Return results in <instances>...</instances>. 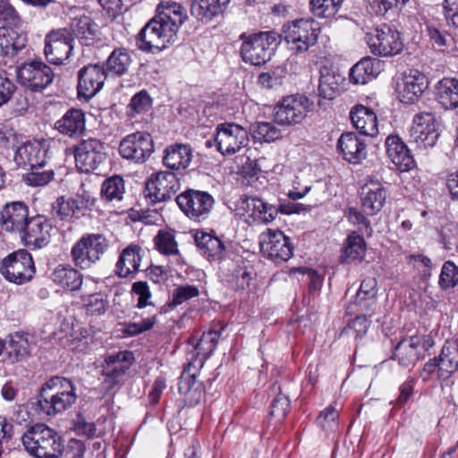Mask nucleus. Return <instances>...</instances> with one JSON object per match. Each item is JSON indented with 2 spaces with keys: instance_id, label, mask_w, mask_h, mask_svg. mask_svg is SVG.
Returning a JSON list of instances; mask_svg holds the SVG:
<instances>
[{
  "instance_id": "nucleus-1",
  "label": "nucleus",
  "mask_w": 458,
  "mask_h": 458,
  "mask_svg": "<svg viewBox=\"0 0 458 458\" xmlns=\"http://www.w3.org/2000/svg\"><path fill=\"white\" fill-rule=\"evenodd\" d=\"M187 18V10L181 4L161 2L156 15L138 34L137 47L142 51L152 53L165 49L176 41L179 29Z\"/></svg>"
},
{
  "instance_id": "nucleus-2",
  "label": "nucleus",
  "mask_w": 458,
  "mask_h": 458,
  "mask_svg": "<svg viewBox=\"0 0 458 458\" xmlns=\"http://www.w3.org/2000/svg\"><path fill=\"white\" fill-rule=\"evenodd\" d=\"M76 400V387L70 379L52 377L42 385L37 403L45 415L53 417L68 410Z\"/></svg>"
},
{
  "instance_id": "nucleus-3",
  "label": "nucleus",
  "mask_w": 458,
  "mask_h": 458,
  "mask_svg": "<svg viewBox=\"0 0 458 458\" xmlns=\"http://www.w3.org/2000/svg\"><path fill=\"white\" fill-rule=\"evenodd\" d=\"M25 450L35 458H60L64 450L62 437L45 424L30 427L21 436Z\"/></svg>"
},
{
  "instance_id": "nucleus-4",
  "label": "nucleus",
  "mask_w": 458,
  "mask_h": 458,
  "mask_svg": "<svg viewBox=\"0 0 458 458\" xmlns=\"http://www.w3.org/2000/svg\"><path fill=\"white\" fill-rule=\"evenodd\" d=\"M109 248V241L101 233H85L72 247L73 265L81 270L90 269Z\"/></svg>"
},
{
  "instance_id": "nucleus-5",
  "label": "nucleus",
  "mask_w": 458,
  "mask_h": 458,
  "mask_svg": "<svg viewBox=\"0 0 458 458\" xmlns=\"http://www.w3.org/2000/svg\"><path fill=\"white\" fill-rule=\"evenodd\" d=\"M242 40L241 56L245 63L260 66L270 60L276 47L279 44L278 36L275 32H259L250 36L241 35Z\"/></svg>"
},
{
  "instance_id": "nucleus-6",
  "label": "nucleus",
  "mask_w": 458,
  "mask_h": 458,
  "mask_svg": "<svg viewBox=\"0 0 458 458\" xmlns=\"http://www.w3.org/2000/svg\"><path fill=\"white\" fill-rule=\"evenodd\" d=\"M365 39L371 53L375 55L393 56L399 54L403 48L400 32L386 24L367 32Z\"/></svg>"
},
{
  "instance_id": "nucleus-7",
  "label": "nucleus",
  "mask_w": 458,
  "mask_h": 458,
  "mask_svg": "<svg viewBox=\"0 0 458 458\" xmlns=\"http://www.w3.org/2000/svg\"><path fill=\"white\" fill-rule=\"evenodd\" d=\"M176 202L184 215L194 222H202L208 218L215 199L207 191L188 189L176 197Z\"/></svg>"
},
{
  "instance_id": "nucleus-8",
  "label": "nucleus",
  "mask_w": 458,
  "mask_h": 458,
  "mask_svg": "<svg viewBox=\"0 0 458 458\" xmlns=\"http://www.w3.org/2000/svg\"><path fill=\"white\" fill-rule=\"evenodd\" d=\"M19 83L31 91H42L53 82L51 67L38 60L26 62L17 68Z\"/></svg>"
},
{
  "instance_id": "nucleus-9",
  "label": "nucleus",
  "mask_w": 458,
  "mask_h": 458,
  "mask_svg": "<svg viewBox=\"0 0 458 458\" xmlns=\"http://www.w3.org/2000/svg\"><path fill=\"white\" fill-rule=\"evenodd\" d=\"M1 274L11 283L21 284L30 281L35 273L31 255L26 250H18L2 261Z\"/></svg>"
},
{
  "instance_id": "nucleus-10",
  "label": "nucleus",
  "mask_w": 458,
  "mask_h": 458,
  "mask_svg": "<svg viewBox=\"0 0 458 458\" xmlns=\"http://www.w3.org/2000/svg\"><path fill=\"white\" fill-rule=\"evenodd\" d=\"M249 132L233 123H221L216 128V142L222 155H233L249 144Z\"/></svg>"
},
{
  "instance_id": "nucleus-11",
  "label": "nucleus",
  "mask_w": 458,
  "mask_h": 458,
  "mask_svg": "<svg viewBox=\"0 0 458 458\" xmlns=\"http://www.w3.org/2000/svg\"><path fill=\"white\" fill-rule=\"evenodd\" d=\"M201 369V361H189L178 380V392L191 406L199 404L204 397V385L197 379Z\"/></svg>"
},
{
  "instance_id": "nucleus-12",
  "label": "nucleus",
  "mask_w": 458,
  "mask_h": 458,
  "mask_svg": "<svg viewBox=\"0 0 458 458\" xmlns=\"http://www.w3.org/2000/svg\"><path fill=\"white\" fill-rule=\"evenodd\" d=\"M313 19H300L288 24L289 49L295 54H304L314 46L318 36V28Z\"/></svg>"
},
{
  "instance_id": "nucleus-13",
  "label": "nucleus",
  "mask_w": 458,
  "mask_h": 458,
  "mask_svg": "<svg viewBox=\"0 0 458 458\" xmlns=\"http://www.w3.org/2000/svg\"><path fill=\"white\" fill-rule=\"evenodd\" d=\"M154 152V143L150 134L136 131L123 138L119 145L122 157L137 164H142Z\"/></svg>"
},
{
  "instance_id": "nucleus-14",
  "label": "nucleus",
  "mask_w": 458,
  "mask_h": 458,
  "mask_svg": "<svg viewBox=\"0 0 458 458\" xmlns=\"http://www.w3.org/2000/svg\"><path fill=\"white\" fill-rule=\"evenodd\" d=\"M75 164L82 173H92L106 159L104 143L95 138L82 140L74 150Z\"/></svg>"
},
{
  "instance_id": "nucleus-15",
  "label": "nucleus",
  "mask_w": 458,
  "mask_h": 458,
  "mask_svg": "<svg viewBox=\"0 0 458 458\" xmlns=\"http://www.w3.org/2000/svg\"><path fill=\"white\" fill-rule=\"evenodd\" d=\"M71 35L66 28L53 30L47 34L44 52L49 63L59 65L69 59L73 49Z\"/></svg>"
},
{
  "instance_id": "nucleus-16",
  "label": "nucleus",
  "mask_w": 458,
  "mask_h": 458,
  "mask_svg": "<svg viewBox=\"0 0 458 458\" xmlns=\"http://www.w3.org/2000/svg\"><path fill=\"white\" fill-rule=\"evenodd\" d=\"M180 185L174 172L160 171L153 174L147 181L145 196L152 202L167 201L179 191Z\"/></svg>"
},
{
  "instance_id": "nucleus-17",
  "label": "nucleus",
  "mask_w": 458,
  "mask_h": 458,
  "mask_svg": "<svg viewBox=\"0 0 458 458\" xmlns=\"http://www.w3.org/2000/svg\"><path fill=\"white\" fill-rule=\"evenodd\" d=\"M428 87L426 76L418 70L403 73L396 86L398 98L404 104H413L420 100Z\"/></svg>"
},
{
  "instance_id": "nucleus-18",
  "label": "nucleus",
  "mask_w": 458,
  "mask_h": 458,
  "mask_svg": "<svg viewBox=\"0 0 458 458\" xmlns=\"http://www.w3.org/2000/svg\"><path fill=\"white\" fill-rule=\"evenodd\" d=\"M410 137L420 147H433L439 137L435 115L430 112L417 114L413 118Z\"/></svg>"
},
{
  "instance_id": "nucleus-19",
  "label": "nucleus",
  "mask_w": 458,
  "mask_h": 458,
  "mask_svg": "<svg viewBox=\"0 0 458 458\" xmlns=\"http://www.w3.org/2000/svg\"><path fill=\"white\" fill-rule=\"evenodd\" d=\"M52 230L51 224L40 215L31 216L24 225V229L18 236L28 247L41 249L50 241Z\"/></svg>"
},
{
  "instance_id": "nucleus-20",
  "label": "nucleus",
  "mask_w": 458,
  "mask_h": 458,
  "mask_svg": "<svg viewBox=\"0 0 458 458\" xmlns=\"http://www.w3.org/2000/svg\"><path fill=\"white\" fill-rule=\"evenodd\" d=\"M240 208L242 209L247 216L253 219V222L259 224H267L272 222L278 211L286 213V206L281 204L279 208L265 202L262 199L256 196L245 195L241 199Z\"/></svg>"
},
{
  "instance_id": "nucleus-21",
  "label": "nucleus",
  "mask_w": 458,
  "mask_h": 458,
  "mask_svg": "<svg viewBox=\"0 0 458 458\" xmlns=\"http://www.w3.org/2000/svg\"><path fill=\"white\" fill-rule=\"evenodd\" d=\"M106 80L105 68L98 64L82 67L78 72V95L86 99L93 98L103 88Z\"/></svg>"
},
{
  "instance_id": "nucleus-22",
  "label": "nucleus",
  "mask_w": 458,
  "mask_h": 458,
  "mask_svg": "<svg viewBox=\"0 0 458 458\" xmlns=\"http://www.w3.org/2000/svg\"><path fill=\"white\" fill-rule=\"evenodd\" d=\"M29 219V208L22 201L6 203L0 212L2 228L16 234L22 232Z\"/></svg>"
},
{
  "instance_id": "nucleus-23",
  "label": "nucleus",
  "mask_w": 458,
  "mask_h": 458,
  "mask_svg": "<svg viewBox=\"0 0 458 458\" xmlns=\"http://www.w3.org/2000/svg\"><path fill=\"white\" fill-rule=\"evenodd\" d=\"M47 149L44 143L26 141L15 149L14 162L18 166L34 168L45 166Z\"/></svg>"
},
{
  "instance_id": "nucleus-24",
  "label": "nucleus",
  "mask_w": 458,
  "mask_h": 458,
  "mask_svg": "<svg viewBox=\"0 0 458 458\" xmlns=\"http://www.w3.org/2000/svg\"><path fill=\"white\" fill-rule=\"evenodd\" d=\"M337 148L344 159L352 164H360L367 157V144L355 132L343 133L338 139Z\"/></svg>"
},
{
  "instance_id": "nucleus-25",
  "label": "nucleus",
  "mask_w": 458,
  "mask_h": 458,
  "mask_svg": "<svg viewBox=\"0 0 458 458\" xmlns=\"http://www.w3.org/2000/svg\"><path fill=\"white\" fill-rule=\"evenodd\" d=\"M386 148L388 157L401 172H406L414 167L415 161L412 155L397 135H389L386 139Z\"/></svg>"
},
{
  "instance_id": "nucleus-26",
  "label": "nucleus",
  "mask_w": 458,
  "mask_h": 458,
  "mask_svg": "<svg viewBox=\"0 0 458 458\" xmlns=\"http://www.w3.org/2000/svg\"><path fill=\"white\" fill-rule=\"evenodd\" d=\"M194 242L200 254L208 261H221L225 255V244L221 238L204 231H197Z\"/></svg>"
},
{
  "instance_id": "nucleus-27",
  "label": "nucleus",
  "mask_w": 458,
  "mask_h": 458,
  "mask_svg": "<svg viewBox=\"0 0 458 458\" xmlns=\"http://www.w3.org/2000/svg\"><path fill=\"white\" fill-rule=\"evenodd\" d=\"M193 158L192 148L189 144L174 143L164 150L163 164L172 171L188 168Z\"/></svg>"
},
{
  "instance_id": "nucleus-28",
  "label": "nucleus",
  "mask_w": 458,
  "mask_h": 458,
  "mask_svg": "<svg viewBox=\"0 0 458 458\" xmlns=\"http://www.w3.org/2000/svg\"><path fill=\"white\" fill-rule=\"evenodd\" d=\"M386 191L377 181H370L361 187L360 197L363 211L373 216L379 212L386 200Z\"/></svg>"
},
{
  "instance_id": "nucleus-29",
  "label": "nucleus",
  "mask_w": 458,
  "mask_h": 458,
  "mask_svg": "<svg viewBox=\"0 0 458 458\" xmlns=\"http://www.w3.org/2000/svg\"><path fill=\"white\" fill-rule=\"evenodd\" d=\"M230 0H194L191 6V14L198 21L207 24L215 17L222 15Z\"/></svg>"
},
{
  "instance_id": "nucleus-30",
  "label": "nucleus",
  "mask_w": 458,
  "mask_h": 458,
  "mask_svg": "<svg viewBox=\"0 0 458 458\" xmlns=\"http://www.w3.org/2000/svg\"><path fill=\"white\" fill-rule=\"evenodd\" d=\"M350 119L361 134L370 137L377 134V117L371 108L356 105L350 111Z\"/></svg>"
},
{
  "instance_id": "nucleus-31",
  "label": "nucleus",
  "mask_w": 458,
  "mask_h": 458,
  "mask_svg": "<svg viewBox=\"0 0 458 458\" xmlns=\"http://www.w3.org/2000/svg\"><path fill=\"white\" fill-rule=\"evenodd\" d=\"M27 44L26 34L6 26L0 27V56L13 58Z\"/></svg>"
},
{
  "instance_id": "nucleus-32",
  "label": "nucleus",
  "mask_w": 458,
  "mask_h": 458,
  "mask_svg": "<svg viewBox=\"0 0 458 458\" xmlns=\"http://www.w3.org/2000/svg\"><path fill=\"white\" fill-rule=\"evenodd\" d=\"M30 353V344L25 335L15 333L7 336L3 343L4 359L13 364L24 360Z\"/></svg>"
},
{
  "instance_id": "nucleus-33",
  "label": "nucleus",
  "mask_w": 458,
  "mask_h": 458,
  "mask_svg": "<svg viewBox=\"0 0 458 458\" xmlns=\"http://www.w3.org/2000/svg\"><path fill=\"white\" fill-rule=\"evenodd\" d=\"M131 358L132 353L130 352H120L106 356L103 374L108 378L105 380L106 383H109L108 388H112L114 385L118 384L119 377L129 369L130 363L126 362Z\"/></svg>"
},
{
  "instance_id": "nucleus-34",
  "label": "nucleus",
  "mask_w": 458,
  "mask_h": 458,
  "mask_svg": "<svg viewBox=\"0 0 458 458\" xmlns=\"http://www.w3.org/2000/svg\"><path fill=\"white\" fill-rule=\"evenodd\" d=\"M50 277L57 286L71 292L80 290L83 283L82 274L71 265L59 264Z\"/></svg>"
},
{
  "instance_id": "nucleus-35",
  "label": "nucleus",
  "mask_w": 458,
  "mask_h": 458,
  "mask_svg": "<svg viewBox=\"0 0 458 458\" xmlns=\"http://www.w3.org/2000/svg\"><path fill=\"white\" fill-rule=\"evenodd\" d=\"M143 250L137 244H130L120 254L116 263V274L124 278L140 269Z\"/></svg>"
},
{
  "instance_id": "nucleus-36",
  "label": "nucleus",
  "mask_w": 458,
  "mask_h": 458,
  "mask_svg": "<svg viewBox=\"0 0 458 458\" xmlns=\"http://www.w3.org/2000/svg\"><path fill=\"white\" fill-rule=\"evenodd\" d=\"M66 30H70L72 40L77 39L84 46H92L99 40L98 26L89 17L72 22L71 27Z\"/></svg>"
},
{
  "instance_id": "nucleus-37",
  "label": "nucleus",
  "mask_w": 458,
  "mask_h": 458,
  "mask_svg": "<svg viewBox=\"0 0 458 458\" xmlns=\"http://www.w3.org/2000/svg\"><path fill=\"white\" fill-rule=\"evenodd\" d=\"M439 365V379L445 380L458 370V343L448 340L442 347L437 359Z\"/></svg>"
},
{
  "instance_id": "nucleus-38",
  "label": "nucleus",
  "mask_w": 458,
  "mask_h": 458,
  "mask_svg": "<svg viewBox=\"0 0 458 458\" xmlns=\"http://www.w3.org/2000/svg\"><path fill=\"white\" fill-rule=\"evenodd\" d=\"M55 128L62 134L78 137L85 131V115L80 109L72 108L55 123Z\"/></svg>"
},
{
  "instance_id": "nucleus-39",
  "label": "nucleus",
  "mask_w": 458,
  "mask_h": 458,
  "mask_svg": "<svg viewBox=\"0 0 458 458\" xmlns=\"http://www.w3.org/2000/svg\"><path fill=\"white\" fill-rule=\"evenodd\" d=\"M380 67L378 59L363 58L351 69L350 81L354 84H366L380 73Z\"/></svg>"
},
{
  "instance_id": "nucleus-40",
  "label": "nucleus",
  "mask_w": 458,
  "mask_h": 458,
  "mask_svg": "<svg viewBox=\"0 0 458 458\" xmlns=\"http://www.w3.org/2000/svg\"><path fill=\"white\" fill-rule=\"evenodd\" d=\"M125 194L124 180L120 175H113L106 178L101 185L100 200L108 204L110 207H115L121 204Z\"/></svg>"
},
{
  "instance_id": "nucleus-41",
  "label": "nucleus",
  "mask_w": 458,
  "mask_h": 458,
  "mask_svg": "<svg viewBox=\"0 0 458 458\" xmlns=\"http://www.w3.org/2000/svg\"><path fill=\"white\" fill-rule=\"evenodd\" d=\"M223 329L224 327L219 329L212 328L204 332L200 339L194 345L196 352L192 353L189 361L199 360L201 361V367H203L205 361L215 351Z\"/></svg>"
},
{
  "instance_id": "nucleus-42",
  "label": "nucleus",
  "mask_w": 458,
  "mask_h": 458,
  "mask_svg": "<svg viewBox=\"0 0 458 458\" xmlns=\"http://www.w3.org/2000/svg\"><path fill=\"white\" fill-rule=\"evenodd\" d=\"M419 339L415 336L401 340L393 353V358L403 367L412 366L419 360L420 351L418 350Z\"/></svg>"
},
{
  "instance_id": "nucleus-43",
  "label": "nucleus",
  "mask_w": 458,
  "mask_h": 458,
  "mask_svg": "<svg viewBox=\"0 0 458 458\" xmlns=\"http://www.w3.org/2000/svg\"><path fill=\"white\" fill-rule=\"evenodd\" d=\"M438 103L446 110L458 107V79L444 78L437 85Z\"/></svg>"
},
{
  "instance_id": "nucleus-44",
  "label": "nucleus",
  "mask_w": 458,
  "mask_h": 458,
  "mask_svg": "<svg viewBox=\"0 0 458 458\" xmlns=\"http://www.w3.org/2000/svg\"><path fill=\"white\" fill-rule=\"evenodd\" d=\"M261 248L274 262L286 261V235L282 231H269L268 240L261 243Z\"/></svg>"
},
{
  "instance_id": "nucleus-45",
  "label": "nucleus",
  "mask_w": 458,
  "mask_h": 458,
  "mask_svg": "<svg viewBox=\"0 0 458 458\" xmlns=\"http://www.w3.org/2000/svg\"><path fill=\"white\" fill-rule=\"evenodd\" d=\"M312 105V101L304 95L288 96V124L300 123L306 117Z\"/></svg>"
},
{
  "instance_id": "nucleus-46",
  "label": "nucleus",
  "mask_w": 458,
  "mask_h": 458,
  "mask_svg": "<svg viewBox=\"0 0 458 458\" xmlns=\"http://www.w3.org/2000/svg\"><path fill=\"white\" fill-rule=\"evenodd\" d=\"M132 62L131 54L123 47L114 49L106 61L107 70L116 75L125 74Z\"/></svg>"
},
{
  "instance_id": "nucleus-47",
  "label": "nucleus",
  "mask_w": 458,
  "mask_h": 458,
  "mask_svg": "<svg viewBox=\"0 0 458 458\" xmlns=\"http://www.w3.org/2000/svg\"><path fill=\"white\" fill-rule=\"evenodd\" d=\"M365 255V241L364 239L357 234L356 233H352L350 234L345 242L344 251H343V259L344 262H352L356 260H361Z\"/></svg>"
},
{
  "instance_id": "nucleus-48",
  "label": "nucleus",
  "mask_w": 458,
  "mask_h": 458,
  "mask_svg": "<svg viewBox=\"0 0 458 458\" xmlns=\"http://www.w3.org/2000/svg\"><path fill=\"white\" fill-rule=\"evenodd\" d=\"M250 133L256 141L271 142L282 138V131L272 123L258 122L250 126Z\"/></svg>"
},
{
  "instance_id": "nucleus-49",
  "label": "nucleus",
  "mask_w": 458,
  "mask_h": 458,
  "mask_svg": "<svg viewBox=\"0 0 458 458\" xmlns=\"http://www.w3.org/2000/svg\"><path fill=\"white\" fill-rule=\"evenodd\" d=\"M288 276L296 277L299 281H307L310 292L318 291L323 284V277L317 271L305 267H289Z\"/></svg>"
},
{
  "instance_id": "nucleus-50",
  "label": "nucleus",
  "mask_w": 458,
  "mask_h": 458,
  "mask_svg": "<svg viewBox=\"0 0 458 458\" xmlns=\"http://www.w3.org/2000/svg\"><path fill=\"white\" fill-rule=\"evenodd\" d=\"M342 0H310L311 13L318 18H332L342 5Z\"/></svg>"
},
{
  "instance_id": "nucleus-51",
  "label": "nucleus",
  "mask_w": 458,
  "mask_h": 458,
  "mask_svg": "<svg viewBox=\"0 0 458 458\" xmlns=\"http://www.w3.org/2000/svg\"><path fill=\"white\" fill-rule=\"evenodd\" d=\"M157 250L165 255H178L179 249L174 234L169 231L160 230L154 238Z\"/></svg>"
},
{
  "instance_id": "nucleus-52",
  "label": "nucleus",
  "mask_w": 458,
  "mask_h": 458,
  "mask_svg": "<svg viewBox=\"0 0 458 458\" xmlns=\"http://www.w3.org/2000/svg\"><path fill=\"white\" fill-rule=\"evenodd\" d=\"M78 211V204L72 199H66L64 196L56 199L52 204V216L60 220L67 219Z\"/></svg>"
},
{
  "instance_id": "nucleus-53",
  "label": "nucleus",
  "mask_w": 458,
  "mask_h": 458,
  "mask_svg": "<svg viewBox=\"0 0 458 458\" xmlns=\"http://www.w3.org/2000/svg\"><path fill=\"white\" fill-rule=\"evenodd\" d=\"M438 283L443 290L458 284V267L453 261L447 260L443 264Z\"/></svg>"
},
{
  "instance_id": "nucleus-54",
  "label": "nucleus",
  "mask_w": 458,
  "mask_h": 458,
  "mask_svg": "<svg viewBox=\"0 0 458 458\" xmlns=\"http://www.w3.org/2000/svg\"><path fill=\"white\" fill-rule=\"evenodd\" d=\"M43 167L30 168L31 171L25 177L27 184L40 187L48 184L54 179V171L52 169L42 170Z\"/></svg>"
},
{
  "instance_id": "nucleus-55",
  "label": "nucleus",
  "mask_w": 458,
  "mask_h": 458,
  "mask_svg": "<svg viewBox=\"0 0 458 458\" xmlns=\"http://www.w3.org/2000/svg\"><path fill=\"white\" fill-rule=\"evenodd\" d=\"M199 291L194 285H181L174 289L172 301L168 302L170 308H174L192 298L199 296Z\"/></svg>"
},
{
  "instance_id": "nucleus-56",
  "label": "nucleus",
  "mask_w": 458,
  "mask_h": 458,
  "mask_svg": "<svg viewBox=\"0 0 458 458\" xmlns=\"http://www.w3.org/2000/svg\"><path fill=\"white\" fill-rule=\"evenodd\" d=\"M370 314L369 316L366 314L357 316L348 324V326L344 329V332L348 335H352L354 338L363 336L370 326Z\"/></svg>"
},
{
  "instance_id": "nucleus-57",
  "label": "nucleus",
  "mask_w": 458,
  "mask_h": 458,
  "mask_svg": "<svg viewBox=\"0 0 458 458\" xmlns=\"http://www.w3.org/2000/svg\"><path fill=\"white\" fill-rule=\"evenodd\" d=\"M83 303L88 313L99 316L108 309V301L101 294L95 293L83 298Z\"/></svg>"
},
{
  "instance_id": "nucleus-58",
  "label": "nucleus",
  "mask_w": 458,
  "mask_h": 458,
  "mask_svg": "<svg viewBox=\"0 0 458 458\" xmlns=\"http://www.w3.org/2000/svg\"><path fill=\"white\" fill-rule=\"evenodd\" d=\"M152 106V98L146 90L136 93L128 106L131 112L141 114L148 112Z\"/></svg>"
},
{
  "instance_id": "nucleus-59",
  "label": "nucleus",
  "mask_w": 458,
  "mask_h": 458,
  "mask_svg": "<svg viewBox=\"0 0 458 458\" xmlns=\"http://www.w3.org/2000/svg\"><path fill=\"white\" fill-rule=\"evenodd\" d=\"M241 174L242 176V183L245 185L258 188V183H262L259 182L260 169L255 162L250 161L242 165Z\"/></svg>"
},
{
  "instance_id": "nucleus-60",
  "label": "nucleus",
  "mask_w": 458,
  "mask_h": 458,
  "mask_svg": "<svg viewBox=\"0 0 458 458\" xmlns=\"http://www.w3.org/2000/svg\"><path fill=\"white\" fill-rule=\"evenodd\" d=\"M345 215L347 219L352 225L359 226V230L362 233H366L368 235L371 234L372 229L370 226V222L367 219L361 211L355 208H349L345 212Z\"/></svg>"
},
{
  "instance_id": "nucleus-61",
  "label": "nucleus",
  "mask_w": 458,
  "mask_h": 458,
  "mask_svg": "<svg viewBox=\"0 0 458 458\" xmlns=\"http://www.w3.org/2000/svg\"><path fill=\"white\" fill-rule=\"evenodd\" d=\"M15 84L8 78L7 72L0 69V106L7 103L14 95Z\"/></svg>"
},
{
  "instance_id": "nucleus-62",
  "label": "nucleus",
  "mask_w": 458,
  "mask_h": 458,
  "mask_svg": "<svg viewBox=\"0 0 458 458\" xmlns=\"http://www.w3.org/2000/svg\"><path fill=\"white\" fill-rule=\"evenodd\" d=\"M338 411L332 407H327L320 412L317 419L318 425L326 431H332L337 427Z\"/></svg>"
},
{
  "instance_id": "nucleus-63",
  "label": "nucleus",
  "mask_w": 458,
  "mask_h": 458,
  "mask_svg": "<svg viewBox=\"0 0 458 458\" xmlns=\"http://www.w3.org/2000/svg\"><path fill=\"white\" fill-rule=\"evenodd\" d=\"M131 292L138 296L137 308L142 309L148 305H151L149 301L151 293L147 282L138 281L132 284Z\"/></svg>"
},
{
  "instance_id": "nucleus-64",
  "label": "nucleus",
  "mask_w": 458,
  "mask_h": 458,
  "mask_svg": "<svg viewBox=\"0 0 458 458\" xmlns=\"http://www.w3.org/2000/svg\"><path fill=\"white\" fill-rule=\"evenodd\" d=\"M0 21L13 26L21 22L18 13L8 0H0Z\"/></svg>"
}]
</instances>
